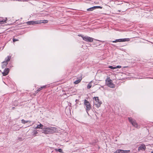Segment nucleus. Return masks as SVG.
I'll return each instance as SVG.
<instances>
[{
	"instance_id": "f257e3e1",
	"label": "nucleus",
	"mask_w": 153,
	"mask_h": 153,
	"mask_svg": "<svg viewBox=\"0 0 153 153\" xmlns=\"http://www.w3.org/2000/svg\"><path fill=\"white\" fill-rule=\"evenodd\" d=\"M94 100V103L95 106L97 108L99 107L100 106L102 102L99 100L98 97H94L93 98Z\"/></svg>"
},
{
	"instance_id": "f03ea898",
	"label": "nucleus",
	"mask_w": 153,
	"mask_h": 153,
	"mask_svg": "<svg viewBox=\"0 0 153 153\" xmlns=\"http://www.w3.org/2000/svg\"><path fill=\"white\" fill-rule=\"evenodd\" d=\"M106 83L107 85L111 88H114L115 87L114 84L113 83L112 80L110 79L109 77H107L106 80Z\"/></svg>"
},
{
	"instance_id": "7ed1b4c3",
	"label": "nucleus",
	"mask_w": 153,
	"mask_h": 153,
	"mask_svg": "<svg viewBox=\"0 0 153 153\" xmlns=\"http://www.w3.org/2000/svg\"><path fill=\"white\" fill-rule=\"evenodd\" d=\"M128 119L129 122L132 124L133 126L137 128H140V126L138 125L137 123L135 120L133 119L131 117H128Z\"/></svg>"
},
{
	"instance_id": "20e7f679",
	"label": "nucleus",
	"mask_w": 153,
	"mask_h": 153,
	"mask_svg": "<svg viewBox=\"0 0 153 153\" xmlns=\"http://www.w3.org/2000/svg\"><path fill=\"white\" fill-rule=\"evenodd\" d=\"M79 36H81L83 39L85 41L88 42H92L93 41V39L88 36H84L83 35H78Z\"/></svg>"
},
{
	"instance_id": "39448f33",
	"label": "nucleus",
	"mask_w": 153,
	"mask_h": 153,
	"mask_svg": "<svg viewBox=\"0 0 153 153\" xmlns=\"http://www.w3.org/2000/svg\"><path fill=\"white\" fill-rule=\"evenodd\" d=\"M84 104L85 105L86 107V110L87 112H88L91 108V104L90 102L87 100H84Z\"/></svg>"
},
{
	"instance_id": "423d86ee",
	"label": "nucleus",
	"mask_w": 153,
	"mask_h": 153,
	"mask_svg": "<svg viewBox=\"0 0 153 153\" xmlns=\"http://www.w3.org/2000/svg\"><path fill=\"white\" fill-rule=\"evenodd\" d=\"M130 39L129 38H125L122 39H116L115 40L113 41V42H128L130 41Z\"/></svg>"
},
{
	"instance_id": "0eeeda50",
	"label": "nucleus",
	"mask_w": 153,
	"mask_h": 153,
	"mask_svg": "<svg viewBox=\"0 0 153 153\" xmlns=\"http://www.w3.org/2000/svg\"><path fill=\"white\" fill-rule=\"evenodd\" d=\"M48 129L50 130V134L56 132L58 131L57 128L55 127H49V128H48Z\"/></svg>"
},
{
	"instance_id": "6e6552de",
	"label": "nucleus",
	"mask_w": 153,
	"mask_h": 153,
	"mask_svg": "<svg viewBox=\"0 0 153 153\" xmlns=\"http://www.w3.org/2000/svg\"><path fill=\"white\" fill-rule=\"evenodd\" d=\"M146 149L145 145L144 144H141L140 146L138 147V151L140 152L141 151H144Z\"/></svg>"
},
{
	"instance_id": "1a4fd4ad",
	"label": "nucleus",
	"mask_w": 153,
	"mask_h": 153,
	"mask_svg": "<svg viewBox=\"0 0 153 153\" xmlns=\"http://www.w3.org/2000/svg\"><path fill=\"white\" fill-rule=\"evenodd\" d=\"M48 128H49V127L45 126L43 128L42 133L45 134H50V130Z\"/></svg>"
},
{
	"instance_id": "9d476101",
	"label": "nucleus",
	"mask_w": 153,
	"mask_h": 153,
	"mask_svg": "<svg viewBox=\"0 0 153 153\" xmlns=\"http://www.w3.org/2000/svg\"><path fill=\"white\" fill-rule=\"evenodd\" d=\"M39 22H38V21H28L27 22V25H34L36 24H39Z\"/></svg>"
},
{
	"instance_id": "9b49d317",
	"label": "nucleus",
	"mask_w": 153,
	"mask_h": 153,
	"mask_svg": "<svg viewBox=\"0 0 153 153\" xmlns=\"http://www.w3.org/2000/svg\"><path fill=\"white\" fill-rule=\"evenodd\" d=\"M9 72V69L8 68H5L2 74L4 76H5L8 74Z\"/></svg>"
},
{
	"instance_id": "f8f14e48",
	"label": "nucleus",
	"mask_w": 153,
	"mask_h": 153,
	"mask_svg": "<svg viewBox=\"0 0 153 153\" xmlns=\"http://www.w3.org/2000/svg\"><path fill=\"white\" fill-rule=\"evenodd\" d=\"M118 153H127L130 152V150H123L122 149H117V151Z\"/></svg>"
},
{
	"instance_id": "ddd939ff",
	"label": "nucleus",
	"mask_w": 153,
	"mask_h": 153,
	"mask_svg": "<svg viewBox=\"0 0 153 153\" xmlns=\"http://www.w3.org/2000/svg\"><path fill=\"white\" fill-rule=\"evenodd\" d=\"M100 6H94L88 9L87 10L88 11H92L95 8H100Z\"/></svg>"
},
{
	"instance_id": "4468645a",
	"label": "nucleus",
	"mask_w": 153,
	"mask_h": 153,
	"mask_svg": "<svg viewBox=\"0 0 153 153\" xmlns=\"http://www.w3.org/2000/svg\"><path fill=\"white\" fill-rule=\"evenodd\" d=\"M7 20L6 18H5L2 20H0V25L4 24V23H6V21Z\"/></svg>"
},
{
	"instance_id": "2eb2a0df",
	"label": "nucleus",
	"mask_w": 153,
	"mask_h": 153,
	"mask_svg": "<svg viewBox=\"0 0 153 153\" xmlns=\"http://www.w3.org/2000/svg\"><path fill=\"white\" fill-rule=\"evenodd\" d=\"M2 63L3 64L2 65V68H5L8 64V63L7 62H5V61L3 62H2Z\"/></svg>"
},
{
	"instance_id": "dca6fc26",
	"label": "nucleus",
	"mask_w": 153,
	"mask_h": 153,
	"mask_svg": "<svg viewBox=\"0 0 153 153\" xmlns=\"http://www.w3.org/2000/svg\"><path fill=\"white\" fill-rule=\"evenodd\" d=\"M82 79V77H80L78 79L76 80L74 82V83L76 84L79 83L81 81V80Z\"/></svg>"
},
{
	"instance_id": "f3484780",
	"label": "nucleus",
	"mask_w": 153,
	"mask_h": 153,
	"mask_svg": "<svg viewBox=\"0 0 153 153\" xmlns=\"http://www.w3.org/2000/svg\"><path fill=\"white\" fill-rule=\"evenodd\" d=\"M43 126L40 123L39 125H37L36 127V128H40L43 129Z\"/></svg>"
},
{
	"instance_id": "a211bd4d",
	"label": "nucleus",
	"mask_w": 153,
	"mask_h": 153,
	"mask_svg": "<svg viewBox=\"0 0 153 153\" xmlns=\"http://www.w3.org/2000/svg\"><path fill=\"white\" fill-rule=\"evenodd\" d=\"M38 22H39V24L41 23H47L48 21L46 20H43L40 21H38Z\"/></svg>"
},
{
	"instance_id": "6ab92c4d",
	"label": "nucleus",
	"mask_w": 153,
	"mask_h": 153,
	"mask_svg": "<svg viewBox=\"0 0 153 153\" xmlns=\"http://www.w3.org/2000/svg\"><path fill=\"white\" fill-rule=\"evenodd\" d=\"M11 58V56H8L7 57V58H5V62H7L8 63V62L9 61Z\"/></svg>"
},
{
	"instance_id": "aec40b11",
	"label": "nucleus",
	"mask_w": 153,
	"mask_h": 153,
	"mask_svg": "<svg viewBox=\"0 0 153 153\" xmlns=\"http://www.w3.org/2000/svg\"><path fill=\"white\" fill-rule=\"evenodd\" d=\"M55 150L56 152H59L60 153H63L62 150L61 149H55Z\"/></svg>"
},
{
	"instance_id": "412c9836",
	"label": "nucleus",
	"mask_w": 153,
	"mask_h": 153,
	"mask_svg": "<svg viewBox=\"0 0 153 153\" xmlns=\"http://www.w3.org/2000/svg\"><path fill=\"white\" fill-rule=\"evenodd\" d=\"M92 81L90 82L87 85V88L88 89H90L92 86L91 82Z\"/></svg>"
},
{
	"instance_id": "4be33fe9",
	"label": "nucleus",
	"mask_w": 153,
	"mask_h": 153,
	"mask_svg": "<svg viewBox=\"0 0 153 153\" xmlns=\"http://www.w3.org/2000/svg\"><path fill=\"white\" fill-rule=\"evenodd\" d=\"M46 87V85H44L42 86V87L39 88L38 90H37V91H39L41 90L42 89L45 88Z\"/></svg>"
},
{
	"instance_id": "5701e85b",
	"label": "nucleus",
	"mask_w": 153,
	"mask_h": 153,
	"mask_svg": "<svg viewBox=\"0 0 153 153\" xmlns=\"http://www.w3.org/2000/svg\"><path fill=\"white\" fill-rule=\"evenodd\" d=\"M21 121H22V123L23 124H25V123H27V122H29V121H25L23 119Z\"/></svg>"
},
{
	"instance_id": "b1692460",
	"label": "nucleus",
	"mask_w": 153,
	"mask_h": 153,
	"mask_svg": "<svg viewBox=\"0 0 153 153\" xmlns=\"http://www.w3.org/2000/svg\"><path fill=\"white\" fill-rule=\"evenodd\" d=\"M108 68L111 69H116L115 67H113L112 66H110L108 67Z\"/></svg>"
},
{
	"instance_id": "393cba45",
	"label": "nucleus",
	"mask_w": 153,
	"mask_h": 153,
	"mask_svg": "<svg viewBox=\"0 0 153 153\" xmlns=\"http://www.w3.org/2000/svg\"><path fill=\"white\" fill-rule=\"evenodd\" d=\"M18 40H19L18 39H16L14 38L13 39V41L14 42H15L16 41H18Z\"/></svg>"
},
{
	"instance_id": "a878e982",
	"label": "nucleus",
	"mask_w": 153,
	"mask_h": 153,
	"mask_svg": "<svg viewBox=\"0 0 153 153\" xmlns=\"http://www.w3.org/2000/svg\"><path fill=\"white\" fill-rule=\"evenodd\" d=\"M115 67H116V69L117 68H121V66L120 65H118V66H117Z\"/></svg>"
},
{
	"instance_id": "bb28decb",
	"label": "nucleus",
	"mask_w": 153,
	"mask_h": 153,
	"mask_svg": "<svg viewBox=\"0 0 153 153\" xmlns=\"http://www.w3.org/2000/svg\"><path fill=\"white\" fill-rule=\"evenodd\" d=\"M38 133V132L36 131H34V134H36Z\"/></svg>"
},
{
	"instance_id": "cd10ccee",
	"label": "nucleus",
	"mask_w": 153,
	"mask_h": 153,
	"mask_svg": "<svg viewBox=\"0 0 153 153\" xmlns=\"http://www.w3.org/2000/svg\"><path fill=\"white\" fill-rule=\"evenodd\" d=\"M117 151V150L116 151L114 152L113 153H118Z\"/></svg>"
},
{
	"instance_id": "c85d7f7f",
	"label": "nucleus",
	"mask_w": 153,
	"mask_h": 153,
	"mask_svg": "<svg viewBox=\"0 0 153 153\" xmlns=\"http://www.w3.org/2000/svg\"><path fill=\"white\" fill-rule=\"evenodd\" d=\"M120 11H121L120 10H119V12H120Z\"/></svg>"
},
{
	"instance_id": "c756f323",
	"label": "nucleus",
	"mask_w": 153,
	"mask_h": 153,
	"mask_svg": "<svg viewBox=\"0 0 153 153\" xmlns=\"http://www.w3.org/2000/svg\"><path fill=\"white\" fill-rule=\"evenodd\" d=\"M151 153H153V152H152Z\"/></svg>"
}]
</instances>
